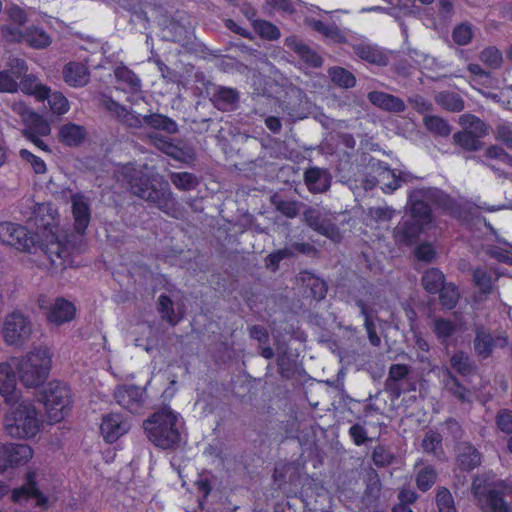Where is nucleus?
<instances>
[{
	"mask_svg": "<svg viewBox=\"0 0 512 512\" xmlns=\"http://www.w3.org/2000/svg\"><path fill=\"white\" fill-rule=\"evenodd\" d=\"M48 210L47 206L41 205L34 211L35 225L41 236L40 247L52 265L66 267L70 265L69 257L72 252L82 250L83 235L90 222L89 204L82 195L72 196V213L77 234H61L51 214L45 219L44 212Z\"/></svg>",
	"mask_w": 512,
	"mask_h": 512,
	"instance_id": "1",
	"label": "nucleus"
},
{
	"mask_svg": "<svg viewBox=\"0 0 512 512\" xmlns=\"http://www.w3.org/2000/svg\"><path fill=\"white\" fill-rule=\"evenodd\" d=\"M456 214L457 204L453 198L434 187L416 188L408 193L409 215L403 218L394 229V236L401 244H411L432 221L430 205Z\"/></svg>",
	"mask_w": 512,
	"mask_h": 512,
	"instance_id": "2",
	"label": "nucleus"
},
{
	"mask_svg": "<svg viewBox=\"0 0 512 512\" xmlns=\"http://www.w3.org/2000/svg\"><path fill=\"white\" fill-rule=\"evenodd\" d=\"M102 105L126 128L134 130L148 128L154 131L164 132L169 135H174L179 131L176 121L167 115L156 112H150L142 115L133 109H128L126 106L121 105L112 98L104 99L102 101Z\"/></svg>",
	"mask_w": 512,
	"mask_h": 512,
	"instance_id": "3",
	"label": "nucleus"
},
{
	"mask_svg": "<svg viewBox=\"0 0 512 512\" xmlns=\"http://www.w3.org/2000/svg\"><path fill=\"white\" fill-rule=\"evenodd\" d=\"M129 187L132 194L163 212L169 213L174 208L175 199L172 196L169 183L158 174L135 170L129 180Z\"/></svg>",
	"mask_w": 512,
	"mask_h": 512,
	"instance_id": "4",
	"label": "nucleus"
},
{
	"mask_svg": "<svg viewBox=\"0 0 512 512\" xmlns=\"http://www.w3.org/2000/svg\"><path fill=\"white\" fill-rule=\"evenodd\" d=\"M51 358L47 347H37L27 353L16 365L20 382L27 388L42 385L48 378Z\"/></svg>",
	"mask_w": 512,
	"mask_h": 512,
	"instance_id": "5",
	"label": "nucleus"
},
{
	"mask_svg": "<svg viewBox=\"0 0 512 512\" xmlns=\"http://www.w3.org/2000/svg\"><path fill=\"white\" fill-rule=\"evenodd\" d=\"M143 428L148 439L159 448L175 449L181 444L178 418H147Z\"/></svg>",
	"mask_w": 512,
	"mask_h": 512,
	"instance_id": "6",
	"label": "nucleus"
},
{
	"mask_svg": "<svg viewBox=\"0 0 512 512\" xmlns=\"http://www.w3.org/2000/svg\"><path fill=\"white\" fill-rule=\"evenodd\" d=\"M0 395L7 404L15 407L18 416H37V411L29 399L20 398L16 391V377L12 366L0 363Z\"/></svg>",
	"mask_w": 512,
	"mask_h": 512,
	"instance_id": "7",
	"label": "nucleus"
},
{
	"mask_svg": "<svg viewBox=\"0 0 512 512\" xmlns=\"http://www.w3.org/2000/svg\"><path fill=\"white\" fill-rule=\"evenodd\" d=\"M40 401L47 410L48 416L58 413H70L72 395L70 388L61 381L49 382L42 391Z\"/></svg>",
	"mask_w": 512,
	"mask_h": 512,
	"instance_id": "8",
	"label": "nucleus"
},
{
	"mask_svg": "<svg viewBox=\"0 0 512 512\" xmlns=\"http://www.w3.org/2000/svg\"><path fill=\"white\" fill-rule=\"evenodd\" d=\"M31 334L32 322L20 311H13L5 317L3 336L8 345H23L30 339Z\"/></svg>",
	"mask_w": 512,
	"mask_h": 512,
	"instance_id": "9",
	"label": "nucleus"
},
{
	"mask_svg": "<svg viewBox=\"0 0 512 512\" xmlns=\"http://www.w3.org/2000/svg\"><path fill=\"white\" fill-rule=\"evenodd\" d=\"M335 219L334 214L324 209L309 207L303 213V220L307 226L332 241L339 242L341 233Z\"/></svg>",
	"mask_w": 512,
	"mask_h": 512,
	"instance_id": "10",
	"label": "nucleus"
},
{
	"mask_svg": "<svg viewBox=\"0 0 512 512\" xmlns=\"http://www.w3.org/2000/svg\"><path fill=\"white\" fill-rule=\"evenodd\" d=\"M44 474L38 471H29L25 477V483L13 491V499L17 502L34 499L39 507H46L48 502V488L45 485Z\"/></svg>",
	"mask_w": 512,
	"mask_h": 512,
	"instance_id": "11",
	"label": "nucleus"
},
{
	"mask_svg": "<svg viewBox=\"0 0 512 512\" xmlns=\"http://www.w3.org/2000/svg\"><path fill=\"white\" fill-rule=\"evenodd\" d=\"M473 489L482 505L484 512H509L510 503L505 500L508 487L502 482L488 486L481 490L480 486L473 483Z\"/></svg>",
	"mask_w": 512,
	"mask_h": 512,
	"instance_id": "12",
	"label": "nucleus"
},
{
	"mask_svg": "<svg viewBox=\"0 0 512 512\" xmlns=\"http://www.w3.org/2000/svg\"><path fill=\"white\" fill-rule=\"evenodd\" d=\"M474 332L473 348L475 354L483 360L489 358L494 349L508 345V336L505 333L492 334L483 325H477Z\"/></svg>",
	"mask_w": 512,
	"mask_h": 512,
	"instance_id": "13",
	"label": "nucleus"
},
{
	"mask_svg": "<svg viewBox=\"0 0 512 512\" xmlns=\"http://www.w3.org/2000/svg\"><path fill=\"white\" fill-rule=\"evenodd\" d=\"M0 241L23 251H29L35 243L33 234L27 228L12 222L0 223Z\"/></svg>",
	"mask_w": 512,
	"mask_h": 512,
	"instance_id": "14",
	"label": "nucleus"
},
{
	"mask_svg": "<svg viewBox=\"0 0 512 512\" xmlns=\"http://www.w3.org/2000/svg\"><path fill=\"white\" fill-rule=\"evenodd\" d=\"M410 367L406 364H392L389 368L388 377L385 380V389L393 396L400 397L401 394L408 392L413 387L408 380Z\"/></svg>",
	"mask_w": 512,
	"mask_h": 512,
	"instance_id": "15",
	"label": "nucleus"
},
{
	"mask_svg": "<svg viewBox=\"0 0 512 512\" xmlns=\"http://www.w3.org/2000/svg\"><path fill=\"white\" fill-rule=\"evenodd\" d=\"M283 111L293 120H300L307 116L308 106L305 93L296 86L286 90L283 101Z\"/></svg>",
	"mask_w": 512,
	"mask_h": 512,
	"instance_id": "16",
	"label": "nucleus"
},
{
	"mask_svg": "<svg viewBox=\"0 0 512 512\" xmlns=\"http://www.w3.org/2000/svg\"><path fill=\"white\" fill-rule=\"evenodd\" d=\"M5 431L13 438H32L40 430L39 418H4Z\"/></svg>",
	"mask_w": 512,
	"mask_h": 512,
	"instance_id": "17",
	"label": "nucleus"
},
{
	"mask_svg": "<svg viewBox=\"0 0 512 512\" xmlns=\"http://www.w3.org/2000/svg\"><path fill=\"white\" fill-rule=\"evenodd\" d=\"M150 142L161 152L180 162L188 163L194 157L191 149H183L175 145L170 138L157 133L148 134Z\"/></svg>",
	"mask_w": 512,
	"mask_h": 512,
	"instance_id": "18",
	"label": "nucleus"
},
{
	"mask_svg": "<svg viewBox=\"0 0 512 512\" xmlns=\"http://www.w3.org/2000/svg\"><path fill=\"white\" fill-rule=\"evenodd\" d=\"M353 53L361 60L377 66H386L388 64V56L382 49L367 41H356L351 43Z\"/></svg>",
	"mask_w": 512,
	"mask_h": 512,
	"instance_id": "19",
	"label": "nucleus"
},
{
	"mask_svg": "<svg viewBox=\"0 0 512 512\" xmlns=\"http://www.w3.org/2000/svg\"><path fill=\"white\" fill-rule=\"evenodd\" d=\"M144 390L135 385H123L116 388L114 397L116 402L131 413H137L143 402Z\"/></svg>",
	"mask_w": 512,
	"mask_h": 512,
	"instance_id": "20",
	"label": "nucleus"
},
{
	"mask_svg": "<svg viewBox=\"0 0 512 512\" xmlns=\"http://www.w3.org/2000/svg\"><path fill=\"white\" fill-rule=\"evenodd\" d=\"M285 45L292 50L308 66L318 68L322 66V57L308 44L296 36H289L285 39Z\"/></svg>",
	"mask_w": 512,
	"mask_h": 512,
	"instance_id": "21",
	"label": "nucleus"
},
{
	"mask_svg": "<svg viewBox=\"0 0 512 512\" xmlns=\"http://www.w3.org/2000/svg\"><path fill=\"white\" fill-rule=\"evenodd\" d=\"M377 182L382 185L385 193H392L398 189L402 183L412 181L414 178L410 173L399 172L398 174L389 167L379 164Z\"/></svg>",
	"mask_w": 512,
	"mask_h": 512,
	"instance_id": "22",
	"label": "nucleus"
},
{
	"mask_svg": "<svg viewBox=\"0 0 512 512\" xmlns=\"http://www.w3.org/2000/svg\"><path fill=\"white\" fill-rule=\"evenodd\" d=\"M304 182L311 193H324L330 188L331 175L326 169L312 167L304 172Z\"/></svg>",
	"mask_w": 512,
	"mask_h": 512,
	"instance_id": "23",
	"label": "nucleus"
},
{
	"mask_svg": "<svg viewBox=\"0 0 512 512\" xmlns=\"http://www.w3.org/2000/svg\"><path fill=\"white\" fill-rule=\"evenodd\" d=\"M298 280L305 287V294L316 301L326 297L328 291L327 283L309 271H301Z\"/></svg>",
	"mask_w": 512,
	"mask_h": 512,
	"instance_id": "24",
	"label": "nucleus"
},
{
	"mask_svg": "<svg viewBox=\"0 0 512 512\" xmlns=\"http://www.w3.org/2000/svg\"><path fill=\"white\" fill-rule=\"evenodd\" d=\"M130 429V424L125 418H102L100 432L104 440L113 443Z\"/></svg>",
	"mask_w": 512,
	"mask_h": 512,
	"instance_id": "25",
	"label": "nucleus"
},
{
	"mask_svg": "<svg viewBox=\"0 0 512 512\" xmlns=\"http://www.w3.org/2000/svg\"><path fill=\"white\" fill-rule=\"evenodd\" d=\"M367 98L373 105L388 112L401 113L406 109L401 98L385 92L372 91L368 93Z\"/></svg>",
	"mask_w": 512,
	"mask_h": 512,
	"instance_id": "26",
	"label": "nucleus"
},
{
	"mask_svg": "<svg viewBox=\"0 0 512 512\" xmlns=\"http://www.w3.org/2000/svg\"><path fill=\"white\" fill-rule=\"evenodd\" d=\"M74 315L75 307L73 304L63 298H57L47 313V319L55 325H61L71 321Z\"/></svg>",
	"mask_w": 512,
	"mask_h": 512,
	"instance_id": "27",
	"label": "nucleus"
},
{
	"mask_svg": "<svg viewBox=\"0 0 512 512\" xmlns=\"http://www.w3.org/2000/svg\"><path fill=\"white\" fill-rule=\"evenodd\" d=\"M443 389L445 392L458 399L461 402H469L471 398V391L463 384L460 383L459 379L446 368L443 374Z\"/></svg>",
	"mask_w": 512,
	"mask_h": 512,
	"instance_id": "28",
	"label": "nucleus"
},
{
	"mask_svg": "<svg viewBox=\"0 0 512 512\" xmlns=\"http://www.w3.org/2000/svg\"><path fill=\"white\" fill-rule=\"evenodd\" d=\"M6 468L26 464L33 457V450L26 444H6Z\"/></svg>",
	"mask_w": 512,
	"mask_h": 512,
	"instance_id": "29",
	"label": "nucleus"
},
{
	"mask_svg": "<svg viewBox=\"0 0 512 512\" xmlns=\"http://www.w3.org/2000/svg\"><path fill=\"white\" fill-rule=\"evenodd\" d=\"M86 137V130L83 126L66 123L59 128V141L68 147L80 146Z\"/></svg>",
	"mask_w": 512,
	"mask_h": 512,
	"instance_id": "30",
	"label": "nucleus"
},
{
	"mask_svg": "<svg viewBox=\"0 0 512 512\" xmlns=\"http://www.w3.org/2000/svg\"><path fill=\"white\" fill-rule=\"evenodd\" d=\"M64 80L73 87H82L89 81L87 67L79 62H70L63 69Z\"/></svg>",
	"mask_w": 512,
	"mask_h": 512,
	"instance_id": "31",
	"label": "nucleus"
},
{
	"mask_svg": "<svg viewBox=\"0 0 512 512\" xmlns=\"http://www.w3.org/2000/svg\"><path fill=\"white\" fill-rule=\"evenodd\" d=\"M457 461L463 470L470 471L480 465L481 455L475 447L464 442L458 446Z\"/></svg>",
	"mask_w": 512,
	"mask_h": 512,
	"instance_id": "32",
	"label": "nucleus"
},
{
	"mask_svg": "<svg viewBox=\"0 0 512 512\" xmlns=\"http://www.w3.org/2000/svg\"><path fill=\"white\" fill-rule=\"evenodd\" d=\"M19 89L24 94L32 95L39 101L45 100L48 91V87L43 85L35 75L28 73L20 79L18 84V90Z\"/></svg>",
	"mask_w": 512,
	"mask_h": 512,
	"instance_id": "33",
	"label": "nucleus"
},
{
	"mask_svg": "<svg viewBox=\"0 0 512 512\" xmlns=\"http://www.w3.org/2000/svg\"><path fill=\"white\" fill-rule=\"evenodd\" d=\"M24 125L25 128L22 130L24 137H32L34 135L48 136L51 133L48 121L35 112L27 118Z\"/></svg>",
	"mask_w": 512,
	"mask_h": 512,
	"instance_id": "34",
	"label": "nucleus"
},
{
	"mask_svg": "<svg viewBox=\"0 0 512 512\" xmlns=\"http://www.w3.org/2000/svg\"><path fill=\"white\" fill-rule=\"evenodd\" d=\"M212 101L221 111L231 110L238 101V92L232 88L219 87L213 94Z\"/></svg>",
	"mask_w": 512,
	"mask_h": 512,
	"instance_id": "35",
	"label": "nucleus"
},
{
	"mask_svg": "<svg viewBox=\"0 0 512 512\" xmlns=\"http://www.w3.org/2000/svg\"><path fill=\"white\" fill-rule=\"evenodd\" d=\"M459 121L465 128L464 131L478 139H481L488 134L489 127L481 119L472 114L461 115Z\"/></svg>",
	"mask_w": 512,
	"mask_h": 512,
	"instance_id": "36",
	"label": "nucleus"
},
{
	"mask_svg": "<svg viewBox=\"0 0 512 512\" xmlns=\"http://www.w3.org/2000/svg\"><path fill=\"white\" fill-rule=\"evenodd\" d=\"M436 103L443 109L451 112H460L464 109V100L456 92L442 91L435 96Z\"/></svg>",
	"mask_w": 512,
	"mask_h": 512,
	"instance_id": "37",
	"label": "nucleus"
},
{
	"mask_svg": "<svg viewBox=\"0 0 512 512\" xmlns=\"http://www.w3.org/2000/svg\"><path fill=\"white\" fill-rule=\"evenodd\" d=\"M421 282L428 293L436 294L445 285V277L439 269L430 268L423 274Z\"/></svg>",
	"mask_w": 512,
	"mask_h": 512,
	"instance_id": "38",
	"label": "nucleus"
},
{
	"mask_svg": "<svg viewBox=\"0 0 512 512\" xmlns=\"http://www.w3.org/2000/svg\"><path fill=\"white\" fill-rule=\"evenodd\" d=\"M114 75L117 81L123 83L130 92L136 93L141 90V80L126 66L116 67Z\"/></svg>",
	"mask_w": 512,
	"mask_h": 512,
	"instance_id": "39",
	"label": "nucleus"
},
{
	"mask_svg": "<svg viewBox=\"0 0 512 512\" xmlns=\"http://www.w3.org/2000/svg\"><path fill=\"white\" fill-rule=\"evenodd\" d=\"M25 42L32 48L43 49L51 44V38L42 28L32 26L25 31Z\"/></svg>",
	"mask_w": 512,
	"mask_h": 512,
	"instance_id": "40",
	"label": "nucleus"
},
{
	"mask_svg": "<svg viewBox=\"0 0 512 512\" xmlns=\"http://www.w3.org/2000/svg\"><path fill=\"white\" fill-rule=\"evenodd\" d=\"M272 204L278 212L287 218H295L299 212L303 203L297 200L283 199L278 195L272 197Z\"/></svg>",
	"mask_w": 512,
	"mask_h": 512,
	"instance_id": "41",
	"label": "nucleus"
},
{
	"mask_svg": "<svg viewBox=\"0 0 512 512\" xmlns=\"http://www.w3.org/2000/svg\"><path fill=\"white\" fill-rule=\"evenodd\" d=\"M450 364L453 369L462 376H468L475 370V364L469 355L464 351H457L450 358Z\"/></svg>",
	"mask_w": 512,
	"mask_h": 512,
	"instance_id": "42",
	"label": "nucleus"
},
{
	"mask_svg": "<svg viewBox=\"0 0 512 512\" xmlns=\"http://www.w3.org/2000/svg\"><path fill=\"white\" fill-rule=\"evenodd\" d=\"M277 366L281 377L284 379L293 378L297 370L296 360L280 347L278 348Z\"/></svg>",
	"mask_w": 512,
	"mask_h": 512,
	"instance_id": "43",
	"label": "nucleus"
},
{
	"mask_svg": "<svg viewBox=\"0 0 512 512\" xmlns=\"http://www.w3.org/2000/svg\"><path fill=\"white\" fill-rule=\"evenodd\" d=\"M457 331V324L444 318H436L433 321V332L442 344H446L450 337Z\"/></svg>",
	"mask_w": 512,
	"mask_h": 512,
	"instance_id": "44",
	"label": "nucleus"
},
{
	"mask_svg": "<svg viewBox=\"0 0 512 512\" xmlns=\"http://www.w3.org/2000/svg\"><path fill=\"white\" fill-rule=\"evenodd\" d=\"M328 74L332 82L338 87L348 89L354 87L356 84L355 76L343 67H331Z\"/></svg>",
	"mask_w": 512,
	"mask_h": 512,
	"instance_id": "45",
	"label": "nucleus"
},
{
	"mask_svg": "<svg viewBox=\"0 0 512 512\" xmlns=\"http://www.w3.org/2000/svg\"><path fill=\"white\" fill-rule=\"evenodd\" d=\"M423 121H424L426 128L430 132H432L438 136L446 137L452 131V128L449 125V123L445 119H443L439 116H435V115L425 116Z\"/></svg>",
	"mask_w": 512,
	"mask_h": 512,
	"instance_id": "46",
	"label": "nucleus"
},
{
	"mask_svg": "<svg viewBox=\"0 0 512 512\" xmlns=\"http://www.w3.org/2000/svg\"><path fill=\"white\" fill-rule=\"evenodd\" d=\"M45 100L48 101V105L51 111L57 115H63L67 113L70 108L67 98L60 92L51 93L49 87L47 96H45Z\"/></svg>",
	"mask_w": 512,
	"mask_h": 512,
	"instance_id": "47",
	"label": "nucleus"
},
{
	"mask_svg": "<svg viewBox=\"0 0 512 512\" xmlns=\"http://www.w3.org/2000/svg\"><path fill=\"white\" fill-rule=\"evenodd\" d=\"M171 182L180 190L188 191L199 184L197 177L189 172H173L170 174Z\"/></svg>",
	"mask_w": 512,
	"mask_h": 512,
	"instance_id": "48",
	"label": "nucleus"
},
{
	"mask_svg": "<svg viewBox=\"0 0 512 512\" xmlns=\"http://www.w3.org/2000/svg\"><path fill=\"white\" fill-rule=\"evenodd\" d=\"M492 274L482 268L473 271V282L479 291L483 294H490L493 291Z\"/></svg>",
	"mask_w": 512,
	"mask_h": 512,
	"instance_id": "49",
	"label": "nucleus"
},
{
	"mask_svg": "<svg viewBox=\"0 0 512 512\" xmlns=\"http://www.w3.org/2000/svg\"><path fill=\"white\" fill-rule=\"evenodd\" d=\"M453 139L456 144L467 151H478L482 149L483 142L475 136L467 133L466 131H460L453 135Z\"/></svg>",
	"mask_w": 512,
	"mask_h": 512,
	"instance_id": "50",
	"label": "nucleus"
},
{
	"mask_svg": "<svg viewBox=\"0 0 512 512\" xmlns=\"http://www.w3.org/2000/svg\"><path fill=\"white\" fill-rule=\"evenodd\" d=\"M253 28L261 38L273 41L280 37L279 29L269 21L255 20L253 21Z\"/></svg>",
	"mask_w": 512,
	"mask_h": 512,
	"instance_id": "51",
	"label": "nucleus"
},
{
	"mask_svg": "<svg viewBox=\"0 0 512 512\" xmlns=\"http://www.w3.org/2000/svg\"><path fill=\"white\" fill-rule=\"evenodd\" d=\"M437 473L432 466H425L419 470L416 477L418 489L423 492L428 491L436 482Z\"/></svg>",
	"mask_w": 512,
	"mask_h": 512,
	"instance_id": "52",
	"label": "nucleus"
},
{
	"mask_svg": "<svg viewBox=\"0 0 512 512\" xmlns=\"http://www.w3.org/2000/svg\"><path fill=\"white\" fill-rule=\"evenodd\" d=\"M438 293L440 303L447 309H452L457 304L459 293L453 284H445Z\"/></svg>",
	"mask_w": 512,
	"mask_h": 512,
	"instance_id": "53",
	"label": "nucleus"
},
{
	"mask_svg": "<svg viewBox=\"0 0 512 512\" xmlns=\"http://www.w3.org/2000/svg\"><path fill=\"white\" fill-rule=\"evenodd\" d=\"M158 310L161 313L162 318L171 325H175L178 322V318L174 313L172 300L167 295L162 294L159 296Z\"/></svg>",
	"mask_w": 512,
	"mask_h": 512,
	"instance_id": "54",
	"label": "nucleus"
},
{
	"mask_svg": "<svg viewBox=\"0 0 512 512\" xmlns=\"http://www.w3.org/2000/svg\"><path fill=\"white\" fill-rule=\"evenodd\" d=\"M473 37V27L465 22L457 25L452 32V38L458 45L464 46L471 42Z\"/></svg>",
	"mask_w": 512,
	"mask_h": 512,
	"instance_id": "55",
	"label": "nucleus"
},
{
	"mask_svg": "<svg viewBox=\"0 0 512 512\" xmlns=\"http://www.w3.org/2000/svg\"><path fill=\"white\" fill-rule=\"evenodd\" d=\"M294 256V252L291 248L285 247L275 252L270 253L265 258L266 267L272 271H276L279 268V264L282 260Z\"/></svg>",
	"mask_w": 512,
	"mask_h": 512,
	"instance_id": "56",
	"label": "nucleus"
},
{
	"mask_svg": "<svg viewBox=\"0 0 512 512\" xmlns=\"http://www.w3.org/2000/svg\"><path fill=\"white\" fill-rule=\"evenodd\" d=\"M436 504L439 512H456L454 499L448 489L442 487L436 494Z\"/></svg>",
	"mask_w": 512,
	"mask_h": 512,
	"instance_id": "57",
	"label": "nucleus"
},
{
	"mask_svg": "<svg viewBox=\"0 0 512 512\" xmlns=\"http://www.w3.org/2000/svg\"><path fill=\"white\" fill-rule=\"evenodd\" d=\"M395 210L387 205L370 207L368 216L379 223L388 222L394 216Z\"/></svg>",
	"mask_w": 512,
	"mask_h": 512,
	"instance_id": "58",
	"label": "nucleus"
},
{
	"mask_svg": "<svg viewBox=\"0 0 512 512\" xmlns=\"http://www.w3.org/2000/svg\"><path fill=\"white\" fill-rule=\"evenodd\" d=\"M372 459L377 467H385L393 462L394 454L384 446L379 445L374 448L372 453Z\"/></svg>",
	"mask_w": 512,
	"mask_h": 512,
	"instance_id": "59",
	"label": "nucleus"
},
{
	"mask_svg": "<svg viewBox=\"0 0 512 512\" xmlns=\"http://www.w3.org/2000/svg\"><path fill=\"white\" fill-rule=\"evenodd\" d=\"M7 66L8 68L4 71H8L15 80H20L28 73L27 63L21 58H10Z\"/></svg>",
	"mask_w": 512,
	"mask_h": 512,
	"instance_id": "60",
	"label": "nucleus"
},
{
	"mask_svg": "<svg viewBox=\"0 0 512 512\" xmlns=\"http://www.w3.org/2000/svg\"><path fill=\"white\" fill-rule=\"evenodd\" d=\"M19 155L24 161L31 165L35 173L43 174L46 172V164L40 157L34 155L27 149H21Z\"/></svg>",
	"mask_w": 512,
	"mask_h": 512,
	"instance_id": "61",
	"label": "nucleus"
},
{
	"mask_svg": "<svg viewBox=\"0 0 512 512\" xmlns=\"http://www.w3.org/2000/svg\"><path fill=\"white\" fill-rule=\"evenodd\" d=\"M480 59L490 67L496 68L499 67L502 62V54L497 48L488 47L481 52Z\"/></svg>",
	"mask_w": 512,
	"mask_h": 512,
	"instance_id": "62",
	"label": "nucleus"
},
{
	"mask_svg": "<svg viewBox=\"0 0 512 512\" xmlns=\"http://www.w3.org/2000/svg\"><path fill=\"white\" fill-rule=\"evenodd\" d=\"M18 84L8 71H0V92L15 93L18 91Z\"/></svg>",
	"mask_w": 512,
	"mask_h": 512,
	"instance_id": "63",
	"label": "nucleus"
},
{
	"mask_svg": "<svg viewBox=\"0 0 512 512\" xmlns=\"http://www.w3.org/2000/svg\"><path fill=\"white\" fill-rule=\"evenodd\" d=\"M414 254L418 260L430 263L435 258L436 251L430 243H421L415 248Z\"/></svg>",
	"mask_w": 512,
	"mask_h": 512,
	"instance_id": "64",
	"label": "nucleus"
}]
</instances>
